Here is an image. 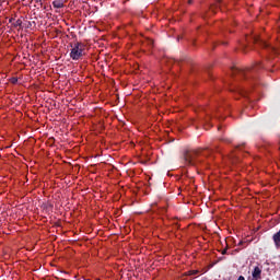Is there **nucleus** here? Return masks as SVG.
Segmentation results:
<instances>
[{"label": "nucleus", "mask_w": 280, "mask_h": 280, "mask_svg": "<svg viewBox=\"0 0 280 280\" xmlns=\"http://www.w3.org/2000/svg\"><path fill=\"white\" fill-rule=\"evenodd\" d=\"M211 154H213V149L199 148L196 150L184 152L183 159L185 165H198V163H202L200 156H211Z\"/></svg>", "instance_id": "f257e3e1"}, {"label": "nucleus", "mask_w": 280, "mask_h": 280, "mask_svg": "<svg viewBox=\"0 0 280 280\" xmlns=\"http://www.w3.org/2000/svg\"><path fill=\"white\" fill-rule=\"evenodd\" d=\"M259 69H264V66L261 65V62H257L252 69H247V70H240L237 68H232L231 73L236 78H243L244 80H248V78H253V75H255V73H257Z\"/></svg>", "instance_id": "f03ea898"}, {"label": "nucleus", "mask_w": 280, "mask_h": 280, "mask_svg": "<svg viewBox=\"0 0 280 280\" xmlns=\"http://www.w3.org/2000/svg\"><path fill=\"white\" fill-rule=\"evenodd\" d=\"M82 56H84V45H82L80 42H77L70 51V58L72 60H80Z\"/></svg>", "instance_id": "7ed1b4c3"}, {"label": "nucleus", "mask_w": 280, "mask_h": 280, "mask_svg": "<svg viewBox=\"0 0 280 280\" xmlns=\"http://www.w3.org/2000/svg\"><path fill=\"white\" fill-rule=\"evenodd\" d=\"M253 43H258L262 49H267V51H271L272 54H277V48L270 46L267 42L261 40L259 37H253Z\"/></svg>", "instance_id": "20e7f679"}, {"label": "nucleus", "mask_w": 280, "mask_h": 280, "mask_svg": "<svg viewBox=\"0 0 280 280\" xmlns=\"http://www.w3.org/2000/svg\"><path fill=\"white\" fill-rule=\"evenodd\" d=\"M261 279V268L255 267L252 271V280H259Z\"/></svg>", "instance_id": "39448f33"}, {"label": "nucleus", "mask_w": 280, "mask_h": 280, "mask_svg": "<svg viewBox=\"0 0 280 280\" xmlns=\"http://www.w3.org/2000/svg\"><path fill=\"white\" fill-rule=\"evenodd\" d=\"M52 8L60 10V8H65V3L62 2V0H55L52 1Z\"/></svg>", "instance_id": "423d86ee"}, {"label": "nucleus", "mask_w": 280, "mask_h": 280, "mask_svg": "<svg viewBox=\"0 0 280 280\" xmlns=\"http://www.w3.org/2000/svg\"><path fill=\"white\" fill-rule=\"evenodd\" d=\"M10 82H11V84H16V83L19 82V78L12 77V78L10 79Z\"/></svg>", "instance_id": "0eeeda50"}, {"label": "nucleus", "mask_w": 280, "mask_h": 280, "mask_svg": "<svg viewBox=\"0 0 280 280\" xmlns=\"http://www.w3.org/2000/svg\"><path fill=\"white\" fill-rule=\"evenodd\" d=\"M188 275L189 276L198 275V270H190L188 271Z\"/></svg>", "instance_id": "6e6552de"}, {"label": "nucleus", "mask_w": 280, "mask_h": 280, "mask_svg": "<svg viewBox=\"0 0 280 280\" xmlns=\"http://www.w3.org/2000/svg\"><path fill=\"white\" fill-rule=\"evenodd\" d=\"M240 91V93L242 94V95H247L248 94V91H245V90H238Z\"/></svg>", "instance_id": "1a4fd4ad"}, {"label": "nucleus", "mask_w": 280, "mask_h": 280, "mask_svg": "<svg viewBox=\"0 0 280 280\" xmlns=\"http://www.w3.org/2000/svg\"><path fill=\"white\" fill-rule=\"evenodd\" d=\"M226 250H229V247H225V248L221 252V255H226Z\"/></svg>", "instance_id": "9d476101"}, {"label": "nucleus", "mask_w": 280, "mask_h": 280, "mask_svg": "<svg viewBox=\"0 0 280 280\" xmlns=\"http://www.w3.org/2000/svg\"><path fill=\"white\" fill-rule=\"evenodd\" d=\"M16 26H21V20H18L15 23Z\"/></svg>", "instance_id": "9b49d317"}, {"label": "nucleus", "mask_w": 280, "mask_h": 280, "mask_svg": "<svg viewBox=\"0 0 280 280\" xmlns=\"http://www.w3.org/2000/svg\"><path fill=\"white\" fill-rule=\"evenodd\" d=\"M237 280H246V278H244V276H240Z\"/></svg>", "instance_id": "f8f14e48"}, {"label": "nucleus", "mask_w": 280, "mask_h": 280, "mask_svg": "<svg viewBox=\"0 0 280 280\" xmlns=\"http://www.w3.org/2000/svg\"><path fill=\"white\" fill-rule=\"evenodd\" d=\"M231 159H232L233 163H235V155L232 154Z\"/></svg>", "instance_id": "ddd939ff"}, {"label": "nucleus", "mask_w": 280, "mask_h": 280, "mask_svg": "<svg viewBox=\"0 0 280 280\" xmlns=\"http://www.w3.org/2000/svg\"><path fill=\"white\" fill-rule=\"evenodd\" d=\"M218 5H220V3H222V0H215Z\"/></svg>", "instance_id": "4468645a"}, {"label": "nucleus", "mask_w": 280, "mask_h": 280, "mask_svg": "<svg viewBox=\"0 0 280 280\" xmlns=\"http://www.w3.org/2000/svg\"><path fill=\"white\" fill-rule=\"evenodd\" d=\"M188 3H190V4H191V3H192V0H188Z\"/></svg>", "instance_id": "2eb2a0df"}, {"label": "nucleus", "mask_w": 280, "mask_h": 280, "mask_svg": "<svg viewBox=\"0 0 280 280\" xmlns=\"http://www.w3.org/2000/svg\"><path fill=\"white\" fill-rule=\"evenodd\" d=\"M238 246H242V242L238 243Z\"/></svg>", "instance_id": "dca6fc26"}, {"label": "nucleus", "mask_w": 280, "mask_h": 280, "mask_svg": "<svg viewBox=\"0 0 280 280\" xmlns=\"http://www.w3.org/2000/svg\"><path fill=\"white\" fill-rule=\"evenodd\" d=\"M210 10H212V12H213V7H211V9Z\"/></svg>", "instance_id": "f3484780"}]
</instances>
